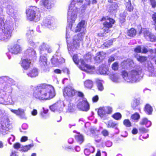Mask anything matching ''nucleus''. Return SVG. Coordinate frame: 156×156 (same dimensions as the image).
Here are the masks:
<instances>
[{"label":"nucleus","mask_w":156,"mask_h":156,"mask_svg":"<svg viewBox=\"0 0 156 156\" xmlns=\"http://www.w3.org/2000/svg\"><path fill=\"white\" fill-rule=\"evenodd\" d=\"M83 4L81 7V11L82 12L90 3V0H72L70 4L68 12L67 21L69 24L74 22L76 18L78 7L81 3Z\"/></svg>","instance_id":"f257e3e1"},{"label":"nucleus","mask_w":156,"mask_h":156,"mask_svg":"<svg viewBox=\"0 0 156 156\" xmlns=\"http://www.w3.org/2000/svg\"><path fill=\"white\" fill-rule=\"evenodd\" d=\"M34 97L39 100L50 99L55 95L54 88L51 86L43 84L34 87Z\"/></svg>","instance_id":"f03ea898"},{"label":"nucleus","mask_w":156,"mask_h":156,"mask_svg":"<svg viewBox=\"0 0 156 156\" xmlns=\"http://www.w3.org/2000/svg\"><path fill=\"white\" fill-rule=\"evenodd\" d=\"M70 25V24L69 25V26L66 27V36L68 50L69 51H70L69 52H71V50L73 51L79 48L80 46V42L83 40V36L81 34H79L76 35H75L73 39V44L71 46L70 45L68 42L69 40L67 39L68 38H69L68 37L69 36V31L71 30Z\"/></svg>","instance_id":"7ed1b4c3"},{"label":"nucleus","mask_w":156,"mask_h":156,"mask_svg":"<svg viewBox=\"0 0 156 156\" xmlns=\"http://www.w3.org/2000/svg\"><path fill=\"white\" fill-rule=\"evenodd\" d=\"M141 69L131 70L128 73L126 71L122 72V76L124 80L128 82L134 83L139 80V75L141 73Z\"/></svg>","instance_id":"20e7f679"},{"label":"nucleus","mask_w":156,"mask_h":156,"mask_svg":"<svg viewBox=\"0 0 156 156\" xmlns=\"http://www.w3.org/2000/svg\"><path fill=\"white\" fill-rule=\"evenodd\" d=\"M13 28L11 22H7L4 25L2 29L3 34L0 35V40L6 41L9 39L12 35Z\"/></svg>","instance_id":"39448f33"},{"label":"nucleus","mask_w":156,"mask_h":156,"mask_svg":"<svg viewBox=\"0 0 156 156\" xmlns=\"http://www.w3.org/2000/svg\"><path fill=\"white\" fill-rule=\"evenodd\" d=\"M78 59V56L77 55H74L73 56V60L76 64H78L79 62L81 64L80 65L79 68L81 70L88 73H91L94 70V67L86 64L82 59H80L79 60Z\"/></svg>","instance_id":"423d86ee"},{"label":"nucleus","mask_w":156,"mask_h":156,"mask_svg":"<svg viewBox=\"0 0 156 156\" xmlns=\"http://www.w3.org/2000/svg\"><path fill=\"white\" fill-rule=\"evenodd\" d=\"M76 106L80 110L87 111L90 109V105L86 98H83L81 101H80L77 103Z\"/></svg>","instance_id":"0eeeda50"},{"label":"nucleus","mask_w":156,"mask_h":156,"mask_svg":"<svg viewBox=\"0 0 156 156\" xmlns=\"http://www.w3.org/2000/svg\"><path fill=\"white\" fill-rule=\"evenodd\" d=\"M102 20L105 21V22L103 23V25L106 27L104 29L105 32H109L110 31L109 28L112 27V24L114 23L115 20L113 19H111L108 17L103 18Z\"/></svg>","instance_id":"6e6552de"},{"label":"nucleus","mask_w":156,"mask_h":156,"mask_svg":"<svg viewBox=\"0 0 156 156\" xmlns=\"http://www.w3.org/2000/svg\"><path fill=\"white\" fill-rule=\"evenodd\" d=\"M65 61V59L61 57L60 53L55 55L51 59L52 64L55 66H58L61 63L64 62Z\"/></svg>","instance_id":"1a4fd4ad"},{"label":"nucleus","mask_w":156,"mask_h":156,"mask_svg":"<svg viewBox=\"0 0 156 156\" xmlns=\"http://www.w3.org/2000/svg\"><path fill=\"white\" fill-rule=\"evenodd\" d=\"M76 90L70 86L65 87L63 90V94L66 98H71L74 96Z\"/></svg>","instance_id":"9d476101"},{"label":"nucleus","mask_w":156,"mask_h":156,"mask_svg":"<svg viewBox=\"0 0 156 156\" xmlns=\"http://www.w3.org/2000/svg\"><path fill=\"white\" fill-rule=\"evenodd\" d=\"M37 8L35 6L31 7L27 11V18L30 21L33 20L36 17V12Z\"/></svg>","instance_id":"9b49d317"},{"label":"nucleus","mask_w":156,"mask_h":156,"mask_svg":"<svg viewBox=\"0 0 156 156\" xmlns=\"http://www.w3.org/2000/svg\"><path fill=\"white\" fill-rule=\"evenodd\" d=\"M24 56L32 60H34L36 58L35 51L32 48H28L24 52Z\"/></svg>","instance_id":"f8f14e48"},{"label":"nucleus","mask_w":156,"mask_h":156,"mask_svg":"<svg viewBox=\"0 0 156 156\" xmlns=\"http://www.w3.org/2000/svg\"><path fill=\"white\" fill-rule=\"evenodd\" d=\"M10 110L12 112L20 118L24 119H27V117L25 113V109L19 108L17 110L10 109Z\"/></svg>","instance_id":"ddd939ff"},{"label":"nucleus","mask_w":156,"mask_h":156,"mask_svg":"<svg viewBox=\"0 0 156 156\" xmlns=\"http://www.w3.org/2000/svg\"><path fill=\"white\" fill-rule=\"evenodd\" d=\"M39 5L42 8L50 9L51 8L53 4L50 0H41L39 2Z\"/></svg>","instance_id":"4468645a"},{"label":"nucleus","mask_w":156,"mask_h":156,"mask_svg":"<svg viewBox=\"0 0 156 156\" xmlns=\"http://www.w3.org/2000/svg\"><path fill=\"white\" fill-rule=\"evenodd\" d=\"M9 50V52L12 54H17L21 51V48L20 45L16 44L12 46Z\"/></svg>","instance_id":"2eb2a0df"},{"label":"nucleus","mask_w":156,"mask_h":156,"mask_svg":"<svg viewBox=\"0 0 156 156\" xmlns=\"http://www.w3.org/2000/svg\"><path fill=\"white\" fill-rule=\"evenodd\" d=\"M41 53H46L45 51H47L48 53H50L51 51V48L48 45L46 44H43L40 47Z\"/></svg>","instance_id":"dca6fc26"},{"label":"nucleus","mask_w":156,"mask_h":156,"mask_svg":"<svg viewBox=\"0 0 156 156\" xmlns=\"http://www.w3.org/2000/svg\"><path fill=\"white\" fill-rule=\"evenodd\" d=\"M31 60L27 58L23 59L21 63L22 66L25 69H28L30 66Z\"/></svg>","instance_id":"f3484780"},{"label":"nucleus","mask_w":156,"mask_h":156,"mask_svg":"<svg viewBox=\"0 0 156 156\" xmlns=\"http://www.w3.org/2000/svg\"><path fill=\"white\" fill-rule=\"evenodd\" d=\"M4 123H1L0 122V133H2L3 134H5L6 133V131H8L9 129V124L8 123L6 125V124H5Z\"/></svg>","instance_id":"a211bd4d"},{"label":"nucleus","mask_w":156,"mask_h":156,"mask_svg":"<svg viewBox=\"0 0 156 156\" xmlns=\"http://www.w3.org/2000/svg\"><path fill=\"white\" fill-rule=\"evenodd\" d=\"M86 26L85 22V21L82 20L79 23L76 27L75 32H78L80 31L81 30H83L84 28Z\"/></svg>","instance_id":"6ab92c4d"},{"label":"nucleus","mask_w":156,"mask_h":156,"mask_svg":"<svg viewBox=\"0 0 156 156\" xmlns=\"http://www.w3.org/2000/svg\"><path fill=\"white\" fill-rule=\"evenodd\" d=\"M42 25L49 28L52 29L51 20L50 19L46 18L44 19L43 21Z\"/></svg>","instance_id":"aec40b11"},{"label":"nucleus","mask_w":156,"mask_h":156,"mask_svg":"<svg viewBox=\"0 0 156 156\" xmlns=\"http://www.w3.org/2000/svg\"><path fill=\"white\" fill-rule=\"evenodd\" d=\"M104 107L99 108L98 112V114L101 118H104L107 114Z\"/></svg>","instance_id":"412c9836"},{"label":"nucleus","mask_w":156,"mask_h":156,"mask_svg":"<svg viewBox=\"0 0 156 156\" xmlns=\"http://www.w3.org/2000/svg\"><path fill=\"white\" fill-rule=\"evenodd\" d=\"M50 109L53 112L55 111H60L62 110V108L60 105L58 104H55L50 107Z\"/></svg>","instance_id":"4be33fe9"},{"label":"nucleus","mask_w":156,"mask_h":156,"mask_svg":"<svg viewBox=\"0 0 156 156\" xmlns=\"http://www.w3.org/2000/svg\"><path fill=\"white\" fill-rule=\"evenodd\" d=\"M144 31L147 32V33L148 34V36H149L146 39L147 40L152 42L156 40V37L155 36L150 32L149 31L148 29H144Z\"/></svg>","instance_id":"5701e85b"},{"label":"nucleus","mask_w":156,"mask_h":156,"mask_svg":"<svg viewBox=\"0 0 156 156\" xmlns=\"http://www.w3.org/2000/svg\"><path fill=\"white\" fill-rule=\"evenodd\" d=\"M39 63L42 66L45 67L47 66V59L45 56H41L39 59Z\"/></svg>","instance_id":"b1692460"},{"label":"nucleus","mask_w":156,"mask_h":156,"mask_svg":"<svg viewBox=\"0 0 156 156\" xmlns=\"http://www.w3.org/2000/svg\"><path fill=\"white\" fill-rule=\"evenodd\" d=\"M27 75L31 77H35L38 76V73L37 69H33L27 74Z\"/></svg>","instance_id":"393cba45"},{"label":"nucleus","mask_w":156,"mask_h":156,"mask_svg":"<svg viewBox=\"0 0 156 156\" xmlns=\"http://www.w3.org/2000/svg\"><path fill=\"white\" fill-rule=\"evenodd\" d=\"M110 79L112 81L115 83L119 82L120 80L119 75L118 74L112 75L110 76Z\"/></svg>","instance_id":"a878e982"},{"label":"nucleus","mask_w":156,"mask_h":156,"mask_svg":"<svg viewBox=\"0 0 156 156\" xmlns=\"http://www.w3.org/2000/svg\"><path fill=\"white\" fill-rule=\"evenodd\" d=\"M106 124L107 125L108 128H113L115 127V129H117V126L118 125V124L112 120H110L108 121Z\"/></svg>","instance_id":"bb28decb"},{"label":"nucleus","mask_w":156,"mask_h":156,"mask_svg":"<svg viewBox=\"0 0 156 156\" xmlns=\"http://www.w3.org/2000/svg\"><path fill=\"white\" fill-rule=\"evenodd\" d=\"M94 148L91 146L86 148L84 151V153L86 155H89L91 153H93L94 151Z\"/></svg>","instance_id":"cd10ccee"},{"label":"nucleus","mask_w":156,"mask_h":156,"mask_svg":"<svg viewBox=\"0 0 156 156\" xmlns=\"http://www.w3.org/2000/svg\"><path fill=\"white\" fill-rule=\"evenodd\" d=\"M140 124L141 125H145L147 127L150 126L151 125V122L148 121L146 118H144L141 120L140 122Z\"/></svg>","instance_id":"c85d7f7f"},{"label":"nucleus","mask_w":156,"mask_h":156,"mask_svg":"<svg viewBox=\"0 0 156 156\" xmlns=\"http://www.w3.org/2000/svg\"><path fill=\"white\" fill-rule=\"evenodd\" d=\"M99 73L101 74H108L109 72L105 67H100L98 69Z\"/></svg>","instance_id":"c756f323"},{"label":"nucleus","mask_w":156,"mask_h":156,"mask_svg":"<svg viewBox=\"0 0 156 156\" xmlns=\"http://www.w3.org/2000/svg\"><path fill=\"white\" fill-rule=\"evenodd\" d=\"M144 111L148 115L151 114L153 109L152 107L149 105L147 104L146 105Z\"/></svg>","instance_id":"7c9ffc66"},{"label":"nucleus","mask_w":156,"mask_h":156,"mask_svg":"<svg viewBox=\"0 0 156 156\" xmlns=\"http://www.w3.org/2000/svg\"><path fill=\"white\" fill-rule=\"evenodd\" d=\"M103 81L97 79L96 80V83L98 89L100 91H102L104 89V87L102 84Z\"/></svg>","instance_id":"2f4dec72"},{"label":"nucleus","mask_w":156,"mask_h":156,"mask_svg":"<svg viewBox=\"0 0 156 156\" xmlns=\"http://www.w3.org/2000/svg\"><path fill=\"white\" fill-rule=\"evenodd\" d=\"M84 85L87 88H91L93 86V83L91 80H87L84 82Z\"/></svg>","instance_id":"473e14b6"},{"label":"nucleus","mask_w":156,"mask_h":156,"mask_svg":"<svg viewBox=\"0 0 156 156\" xmlns=\"http://www.w3.org/2000/svg\"><path fill=\"white\" fill-rule=\"evenodd\" d=\"M136 31L133 28L130 29L127 32L128 35L130 37H133L136 34Z\"/></svg>","instance_id":"72a5a7b5"},{"label":"nucleus","mask_w":156,"mask_h":156,"mask_svg":"<svg viewBox=\"0 0 156 156\" xmlns=\"http://www.w3.org/2000/svg\"><path fill=\"white\" fill-rule=\"evenodd\" d=\"M76 140L78 142L81 144L84 141V138L83 136L81 135H78L75 136Z\"/></svg>","instance_id":"f704fd0d"},{"label":"nucleus","mask_w":156,"mask_h":156,"mask_svg":"<svg viewBox=\"0 0 156 156\" xmlns=\"http://www.w3.org/2000/svg\"><path fill=\"white\" fill-rule=\"evenodd\" d=\"M118 5L115 3H114L110 5L109 7V11L111 12H113L116 10L118 8Z\"/></svg>","instance_id":"c9c22d12"},{"label":"nucleus","mask_w":156,"mask_h":156,"mask_svg":"<svg viewBox=\"0 0 156 156\" xmlns=\"http://www.w3.org/2000/svg\"><path fill=\"white\" fill-rule=\"evenodd\" d=\"M128 2L126 4V8L127 10L129 12H131L133 9V7L131 5L130 1L129 0H127Z\"/></svg>","instance_id":"e433bc0d"},{"label":"nucleus","mask_w":156,"mask_h":156,"mask_svg":"<svg viewBox=\"0 0 156 156\" xmlns=\"http://www.w3.org/2000/svg\"><path fill=\"white\" fill-rule=\"evenodd\" d=\"M75 111V106L73 104H69L68 105V108L67 111L70 113H73Z\"/></svg>","instance_id":"4c0bfd02"},{"label":"nucleus","mask_w":156,"mask_h":156,"mask_svg":"<svg viewBox=\"0 0 156 156\" xmlns=\"http://www.w3.org/2000/svg\"><path fill=\"white\" fill-rule=\"evenodd\" d=\"M103 53L101 52H99L97 53V56L95 57V59L97 61H101L103 59L104 56H102Z\"/></svg>","instance_id":"58836bf2"},{"label":"nucleus","mask_w":156,"mask_h":156,"mask_svg":"<svg viewBox=\"0 0 156 156\" xmlns=\"http://www.w3.org/2000/svg\"><path fill=\"white\" fill-rule=\"evenodd\" d=\"M126 62H128V67L129 66L131 67L133 66L134 62L132 60L130 59H128L126 61H124L122 62V65L124 66V63Z\"/></svg>","instance_id":"ea45409f"},{"label":"nucleus","mask_w":156,"mask_h":156,"mask_svg":"<svg viewBox=\"0 0 156 156\" xmlns=\"http://www.w3.org/2000/svg\"><path fill=\"white\" fill-rule=\"evenodd\" d=\"M7 12L8 14L10 15H12L14 13V9L12 6H9L7 7Z\"/></svg>","instance_id":"a19ab883"},{"label":"nucleus","mask_w":156,"mask_h":156,"mask_svg":"<svg viewBox=\"0 0 156 156\" xmlns=\"http://www.w3.org/2000/svg\"><path fill=\"white\" fill-rule=\"evenodd\" d=\"M34 146V144H30L28 145H27L23 147V151L26 152L29 150L31 147H32Z\"/></svg>","instance_id":"79ce46f5"},{"label":"nucleus","mask_w":156,"mask_h":156,"mask_svg":"<svg viewBox=\"0 0 156 156\" xmlns=\"http://www.w3.org/2000/svg\"><path fill=\"white\" fill-rule=\"evenodd\" d=\"M140 102L138 100H134L131 104L132 107L134 109H135L136 108L139 104Z\"/></svg>","instance_id":"37998d69"},{"label":"nucleus","mask_w":156,"mask_h":156,"mask_svg":"<svg viewBox=\"0 0 156 156\" xmlns=\"http://www.w3.org/2000/svg\"><path fill=\"white\" fill-rule=\"evenodd\" d=\"M105 109L106 112L107 114H111L112 113L113 109L112 107L109 106L104 107Z\"/></svg>","instance_id":"c03bdc74"},{"label":"nucleus","mask_w":156,"mask_h":156,"mask_svg":"<svg viewBox=\"0 0 156 156\" xmlns=\"http://www.w3.org/2000/svg\"><path fill=\"white\" fill-rule=\"evenodd\" d=\"M131 118L134 121H137L140 118V116L138 113H136L132 115L131 117Z\"/></svg>","instance_id":"a18cd8bd"},{"label":"nucleus","mask_w":156,"mask_h":156,"mask_svg":"<svg viewBox=\"0 0 156 156\" xmlns=\"http://www.w3.org/2000/svg\"><path fill=\"white\" fill-rule=\"evenodd\" d=\"M112 117L114 119L117 120H119L121 119L122 117V115L119 113H116L112 115Z\"/></svg>","instance_id":"49530a36"},{"label":"nucleus","mask_w":156,"mask_h":156,"mask_svg":"<svg viewBox=\"0 0 156 156\" xmlns=\"http://www.w3.org/2000/svg\"><path fill=\"white\" fill-rule=\"evenodd\" d=\"M136 57L137 60L141 62H143L147 60L146 58L144 56H137Z\"/></svg>","instance_id":"de8ad7c7"},{"label":"nucleus","mask_w":156,"mask_h":156,"mask_svg":"<svg viewBox=\"0 0 156 156\" xmlns=\"http://www.w3.org/2000/svg\"><path fill=\"white\" fill-rule=\"evenodd\" d=\"M118 63L116 62L113 63L112 66V69L115 71L117 70L118 69Z\"/></svg>","instance_id":"09e8293b"},{"label":"nucleus","mask_w":156,"mask_h":156,"mask_svg":"<svg viewBox=\"0 0 156 156\" xmlns=\"http://www.w3.org/2000/svg\"><path fill=\"white\" fill-rule=\"evenodd\" d=\"M123 124L128 127H129L131 126V123L128 119H125L123 121Z\"/></svg>","instance_id":"8fccbe9b"},{"label":"nucleus","mask_w":156,"mask_h":156,"mask_svg":"<svg viewBox=\"0 0 156 156\" xmlns=\"http://www.w3.org/2000/svg\"><path fill=\"white\" fill-rule=\"evenodd\" d=\"M112 43L113 41L112 40H110L105 42L104 45L105 47H108L112 44Z\"/></svg>","instance_id":"3c124183"},{"label":"nucleus","mask_w":156,"mask_h":156,"mask_svg":"<svg viewBox=\"0 0 156 156\" xmlns=\"http://www.w3.org/2000/svg\"><path fill=\"white\" fill-rule=\"evenodd\" d=\"M148 69L149 71L151 73L152 72L154 71V68L151 63L148 64Z\"/></svg>","instance_id":"603ef678"},{"label":"nucleus","mask_w":156,"mask_h":156,"mask_svg":"<svg viewBox=\"0 0 156 156\" xmlns=\"http://www.w3.org/2000/svg\"><path fill=\"white\" fill-rule=\"evenodd\" d=\"M141 47L139 46H137L134 50V51L136 53L141 52Z\"/></svg>","instance_id":"864d4df0"},{"label":"nucleus","mask_w":156,"mask_h":156,"mask_svg":"<svg viewBox=\"0 0 156 156\" xmlns=\"http://www.w3.org/2000/svg\"><path fill=\"white\" fill-rule=\"evenodd\" d=\"M21 146V145L19 143H16L13 145L14 148L16 149H18L20 148Z\"/></svg>","instance_id":"5fc2aeb1"},{"label":"nucleus","mask_w":156,"mask_h":156,"mask_svg":"<svg viewBox=\"0 0 156 156\" xmlns=\"http://www.w3.org/2000/svg\"><path fill=\"white\" fill-rule=\"evenodd\" d=\"M101 133L104 136H105L108 135L109 133L108 130L105 129L101 132Z\"/></svg>","instance_id":"6e6d98bb"},{"label":"nucleus","mask_w":156,"mask_h":156,"mask_svg":"<svg viewBox=\"0 0 156 156\" xmlns=\"http://www.w3.org/2000/svg\"><path fill=\"white\" fill-rule=\"evenodd\" d=\"M150 2L151 4V5L152 6V7L153 8H154L156 6V1L155 0H152L151 1H150Z\"/></svg>","instance_id":"4d7b16f0"},{"label":"nucleus","mask_w":156,"mask_h":156,"mask_svg":"<svg viewBox=\"0 0 156 156\" xmlns=\"http://www.w3.org/2000/svg\"><path fill=\"white\" fill-rule=\"evenodd\" d=\"M144 29H147L146 28H143L141 29V32L143 33L144 34V36L145 37L146 39L149 36L147 32L144 31Z\"/></svg>","instance_id":"13d9d810"},{"label":"nucleus","mask_w":156,"mask_h":156,"mask_svg":"<svg viewBox=\"0 0 156 156\" xmlns=\"http://www.w3.org/2000/svg\"><path fill=\"white\" fill-rule=\"evenodd\" d=\"M15 139V136L13 135H11V137H9V138L8 141H9V144H12L11 142V141H12V142Z\"/></svg>","instance_id":"bf43d9fd"},{"label":"nucleus","mask_w":156,"mask_h":156,"mask_svg":"<svg viewBox=\"0 0 156 156\" xmlns=\"http://www.w3.org/2000/svg\"><path fill=\"white\" fill-rule=\"evenodd\" d=\"M152 18L154 23L156 24V13H155L152 14Z\"/></svg>","instance_id":"052dcab7"},{"label":"nucleus","mask_w":156,"mask_h":156,"mask_svg":"<svg viewBox=\"0 0 156 156\" xmlns=\"http://www.w3.org/2000/svg\"><path fill=\"white\" fill-rule=\"evenodd\" d=\"M92 101L93 102H97L98 100V95H96L92 99Z\"/></svg>","instance_id":"680f3d73"},{"label":"nucleus","mask_w":156,"mask_h":156,"mask_svg":"<svg viewBox=\"0 0 156 156\" xmlns=\"http://www.w3.org/2000/svg\"><path fill=\"white\" fill-rule=\"evenodd\" d=\"M8 77L7 76H2L0 77V81H7L8 80Z\"/></svg>","instance_id":"e2e57ef3"},{"label":"nucleus","mask_w":156,"mask_h":156,"mask_svg":"<svg viewBox=\"0 0 156 156\" xmlns=\"http://www.w3.org/2000/svg\"><path fill=\"white\" fill-rule=\"evenodd\" d=\"M28 140V138L27 136H23L21 139V141L22 142H24Z\"/></svg>","instance_id":"0e129e2a"},{"label":"nucleus","mask_w":156,"mask_h":156,"mask_svg":"<svg viewBox=\"0 0 156 156\" xmlns=\"http://www.w3.org/2000/svg\"><path fill=\"white\" fill-rule=\"evenodd\" d=\"M62 72L65 73H67L68 74H69V72L67 68H64L62 70Z\"/></svg>","instance_id":"69168bd1"},{"label":"nucleus","mask_w":156,"mask_h":156,"mask_svg":"<svg viewBox=\"0 0 156 156\" xmlns=\"http://www.w3.org/2000/svg\"><path fill=\"white\" fill-rule=\"evenodd\" d=\"M3 85L4 86L3 87V89L4 90H6L7 89L9 88L10 87L9 85H8L6 83L3 84Z\"/></svg>","instance_id":"338daca9"},{"label":"nucleus","mask_w":156,"mask_h":156,"mask_svg":"<svg viewBox=\"0 0 156 156\" xmlns=\"http://www.w3.org/2000/svg\"><path fill=\"white\" fill-rule=\"evenodd\" d=\"M28 43L30 45L33 46V47H34L35 45L34 43L33 42L32 40H29L28 41Z\"/></svg>","instance_id":"774afa93"}]
</instances>
